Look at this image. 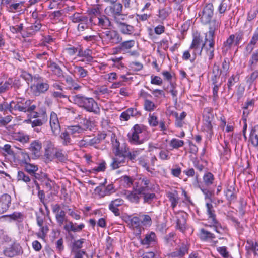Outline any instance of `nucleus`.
I'll return each mask as SVG.
<instances>
[{
    "label": "nucleus",
    "instance_id": "obj_32",
    "mask_svg": "<svg viewBox=\"0 0 258 258\" xmlns=\"http://www.w3.org/2000/svg\"><path fill=\"white\" fill-rule=\"evenodd\" d=\"M55 150L54 145L51 141L48 140L45 142V154L47 158L52 157Z\"/></svg>",
    "mask_w": 258,
    "mask_h": 258
},
{
    "label": "nucleus",
    "instance_id": "obj_49",
    "mask_svg": "<svg viewBox=\"0 0 258 258\" xmlns=\"http://www.w3.org/2000/svg\"><path fill=\"white\" fill-rule=\"evenodd\" d=\"M47 119V117L45 116V114L42 115V118H37L31 122V126L32 127L34 128L37 126H40L43 123L46 122Z\"/></svg>",
    "mask_w": 258,
    "mask_h": 258
},
{
    "label": "nucleus",
    "instance_id": "obj_63",
    "mask_svg": "<svg viewBox=\"0 0 258 258\" xmlns=\"http://www.w3.org/2000/svg\"><path fill=\"white\" fill-rule=\"evenodd\" d=\"M170 13V11L167 9H162L159 10V17L162 20L166 19Z\"/></svg>",
    "mask_w": 258,
    "mask_h": 258
},
{
    "label": "nucleus",
    "instance_id": "obj_41",
    "mask_svg": "<svg viewBox=\"0 0 258 258\" xmlns=\"http://www.w3.org/2000/svg\"><path fill=\"white\" fill-rule=\"evenodd\" d=\"M225 196L229 202H233L236 198L235 189L233 186L229 187L225 191Z\"/></svg>",
    "mask_w": 258,
    "mask_h": 258
},
{
    "label": "nucleus",
    "instance_id": "obj_26",
    "mask_svg": "<svg viewBox=\"0 0 258 258\" xmlns=\"http://www.w3.org/2000/svg\"><path fill=\"white\" fill-rule=\"evenodd\" d=\"M199 236L202 240L208 242L211 241L215 238L214 234L204 228L200 229Z\"/></svg>",
    "mask_w": 258,
    "mask_h": 258
},
{
    "label": "nucleus",
    "instance_id": "obj_7",
    "mask_svg": "<svg viewBox=\"0 0 258 258\" xmlns=\"http://www.w3.org/2000/svg\"><path fill=\"white\" fill-rule=\"evenodd\" d=\"M204 46V43H203L202 37L200 36V34L198 32L194 33L192 41L189 47V49L192 50V54L195 56L197 55H201Z\"/></svg>",
    "mask_w": 258,
    "mask_h": 258
},
{
    "label": "nucleus",
    "instance_id": "obj_35",
    "mask_svg": "<svg viewBox=\"0 0 258 258\" xmlns=\"http://www.w3.org/2000/svg\"><path fill=\"white\" fill-rule=\"evenodd\" d=\"M251 144L254 147L258 146V126H254L251 130L250 135Z\"/></svg>",
    "mask_w": 258,
    "mask_h": 258
},
{
    "label": "nucleus",
    "instance_id": "obj_47",
    "mask_svg": "<svg viewBox=\"0 0 258 258\" xmlns=\"http://www.w3.org/2000/svg\"><path fill=\"white\" fill-rule=\"evenodd\" d=\"M204 130L207 132L211 131L212 125L211 123V117L208 116H204Z\"/></svg>",
    "mask_w": 258,
    "mask_h": 258
},
{
    "label": "nucleus",
    "instance_id": "obj_6",
    "mask_svg": "<svg viewBox=\"0 0 258 258\" xmlns=\"http://www.w3.org/2000/svg\"><path fill=\"white\" fill-rule=\"evenodd\" d=\"M100 38L107 43L115 45L120 43L122 40V37L116 30H108L103 32Z\"/></svg>",
    "mask_w": 258,
    "mask_h": 258
},
{
    "label": "nucleus",
    "instance_id": "obj_15",
    "mask_svg": "<svg viewBox=\"0 0 258 258\" xmlns=\"http://www.w3.org/2000/svg\"><path fill=\"white\" fill-rule=\"evenodd\" d=\"M129 227L136 235H140L144 228L142 227L141 220L137 216H134L129 220Z\"/></svg>",
    "mask_w": 258,
    "mask_h": 258
},
{
    "label": "nucleus",
    "instance_id": "obj_8",
    "mask_svg": "<svg viewBox=\"0 0 258 258\" xmlns=\"http://www.w3.org/2000/svg\"><path fill=\"white\" fill-rule=\"evenodd\" d=\"M222 69H220L219 66L216 64H214L213 67L212 81L214 84L217 83V79L221 76L225 78L228 73L229 64L226 60H224L222 62Z\"/></svg>",
    "mask_w": 258,
    "mask_h": 258
},
{
    "label": "nucleus",
    "instance_id": "obj_40",
    "mask_svg": "<svg viewBox=\"0 0 258 258\" xmlns=\"http://www.w3.org/2000/svg\"><path fill=\"white\" fill-rule=\"evenodd\" d=\"M168 92L170 93L172 96L173 99L176 102L177 101V96L178 91L176 89V85L171 83L170 85L165 89Z\"/></svg>",
    "mask_w": 258,
    "mask_h": 258
},
{
    "label": "nucleus",
    "instance_id": "obj_2",
    "mask_svg": "<svg viewBox=\"0 0 258 258\" xmlns=\"http://www.w3.org/2000/svg\"><path fill=\"white\" fill-rule=\"evenodd\" d=\"M31 101L23 98H18L12 101L10 103V112L13 113L14 111L21 112H32L35 110L36 106L34 105H31Z\"/></svg>",
    "mask_w": 258,
    "mask_h": 258
},
{
    "label": "nucleus",
    "instance_id": "obj_61",
    "mask_svg": "<svg viewBox=\"0 0 258 258\" xmlns=\"http://www.w3.org/2000/svg\"><path fill=\"white\" fill-rule=\"evenodd\" d=\"M24 4V2L20 1L19 2H17L16 4L12 5V6H8V9L7 10L9 12L14 13L15 11L20 9L21 6Z\"/></svg>",
    "mask_w": 258,
    "mask_h": 258
},
{
    "label": "nucleus",
    "instance_id": "obj_28",
    "mask_svg": "<svg viewBox=\"0 0 258 258\" xmlns=\"http://www.w3.org/2000/svg\"><path fill=\"white\" fill-rule=\"evenodd\" d=\"M156 242V236L154 232H150L145 235L144 238L142 240L141 243L143 245L149 246L154 245Z\"/></svg>",
    "mask_w": 258,
    "mask_h": 258
},
{
    "label": "nucleus",
    "instance_id": "obj_31",
    "mask_svg": "<svg viewBox=\"0 0 258 258\" xmlns=\"http://www.w3.org/2000/svg\"><path fill=\"white\" fill-rule=\"evenodd\" d=\"M210 23L209 25V30L208 34H206L208 36V38H213L214 39L215 37V31L217 30L220 25V23L217 20H213Z\"/></svg>",
    "mask_w": 258,
    "mask_h": 258
},
{
    "label": "nucleus",
    "instance_id": "obj_39",
    "mask_svg": "<svg viewBox=\"0 0 258 258\" xmlns=\"http://www.w3.org/2000/svg\"><path fill=\"white\" fill-rule=\"evenodd\" d=\"M230 0H222L218 7L217 10L220 14H224L228 8H230Z\"/></svg>",
    "mask_w": 258,
    "mask_h": 258
},
{
    "label": "nucleus",
    "instance_id": "obj_9",
    "mask_svg": "<svg viewBox=\"0 0 258 258\" xmlns=\"http://www.w3.org/2000/svg\"><path fill=\"white\" fill-rule=\"evenodd\" d=\"M22 252L21 246L17 243L12 242L5 246L4 250V254L9 257H13Z\"/></svg>",
    "mask_w": 258,
    "mask_h": 258
},
{
    "label": "nucleus",
    "instance_id": "obj_45",
    "mask_svg": "<svg viewBox=\"0 0 258 258\" xmlns=\"http://www.w3.org/2000/svg\"><path fill=\"white\" fill-rule=\"evenodd\" d=\"M72 20L74 23L80 22H88V19L87 17L81 15L80 13H76L71 16Z\"/></svg>",
    "mask_w": 258,
    "mask_h": 258
},
{
    "label": "nucleus",
    "instance_id": "obj_57",
    "mask_svg": "<svg viewBox=\"0 0 258 258\" xmlns=\"http://www.w3.org/2000/svg\"><path fill=\"white\" fill-rule=\"evenodd\" d=\"M69 133L67 131L63 132L60 135V138L62 140V143L64 145H68L71 144V139L69 136Z\"/></svg>",
    "mask_w": 258,
    "mask_h": 258
},
{
    "label": "nucleus",
    "instance_id": "obj_17",
    "mask_svg": "<svg viewBox=\"0 0 258 258\" xmlns=\"http://www.w3.org/2000/svg\"><path fill=\"white\" fill-rule=\"evenodd\" d=\"M113 5L108 6L105 9V11L107 13H110L113 15L114 17V21H115V17H124L122 14H121L122 10V5L120 3L113 4Z\"/></svg>",
    "mask_w": 258,
    "mask_h": 258
},
{
    "label": "nucleus",
    "instance_id": "obj_56",
    "mask_svg": "<svg viewBox=\"0 0 258 258\" xmlns=\"http://www.w3.org/2000/svg\"><path fill=\"white\" fill-rule=\"evenodd\" d=\"M148 122L151 126L155 127L158 124V117L155 115V113H150L149 114Z\"/></svg>",
    "mask_w": 258,
    "mask_h": 258
},
{
    "label": "nucleus",
    "instance_id": "obj_5",
    "mask_svg": "<svg viewBox=\"0 0 258 258\" xmlns=\"http://www.w3.org/2000/svg\"><path fill=\"white\" fill-rule=\"evenodd\" d=\"M206 214L208 215V221L210 223L208 226L210 227H213L214 230L217 232L220 233L219 228H221V225L216 219V216L215 214V211L214 209V207L211 203L207 202L206 204Z\"/></svg>",
    "mask_w": 258,
    "mask_h": 258
},
{
    "label": "nucleus",
    "instance_id": "obj_33",
    "mask_svg": "<svg viewBox=\"0 0 258 258\" xmlns=\"http://www.w3.org/2000/svg\"><path fill=\"white\" fill-rule=\"evenodd\" d=\"M167 197L171 203V206L174 209L177 205L179 198L178 193L174 190L167 193Z\"/></svg>",
    "mask_w": 258,
    "mask_h": 258
},
{
    "label": "nucleus",
    "instance_id": "obj_23",
    "mask_svg": "<svg viewBox=\"0 0 258 258\" xmlns=\"http://www.w3.org/2000/svg\"><path fill=\"white\" fill-rule=\"evenodd\" d=\"M73 67L70 73L74 76L77 75L79 78H83L86 77L88 74V71L81 66L73 64Z\"/></svg>",
    "mask_w": 258,
    "mask_h": 258
},
{
    "label": "nucleus",
    "instance_id": "obj_19",
    "mask_svg": "<svg viewBox=\"0 0 258 258\" xmlns=\"http://www.w3.org/2000/svg\"><path fill=\"white\" fill-rule=\"evenodd\" d=\"M127 159L120 153L116 154L115 156L112 159L111 166L113 169L119 168L127 163Z\"/></svg>",
    "mask_w": 258,
    "mask_h": 258
},
{
    "label": "nucleus",
    "instance_id": "obj_16",
    "mask_svg": "<svg viewBox=\"0 0 258 258\" xmlns=\"http://www.w3.org/2000/svg\"><path fill=\"white\" fill-rule=\"evenodd\" d=\"M49 124L53 134L55 136L59 134L60 125L57 114L53 112L50 114Z\"/></svg>",
    "mask_w": 258,
    "mask_h": 258
},
{
    "label": "nucleus",
    "instance_id": "obj_25",
    "mask_svg": "<svg viewBox=\"0 0 258 258\" xmlns=\"http://www.w3.org/2000/svg\"><path fill=\"white\" fill-rule=\"evenodd\" d=\"M123 200L121 199H116L110 203L109 209L110 210L115 216H118L120 214L118 207L123 204Z\"/></svg>",
    "mask_w": 258,
    "mask_h": 258
},
{
    "label": "nucleus",
    "instance_id": "obj_22",
    "mask_svg": "<svg viewBox=\"0 0 258 258\" xmlns=\"http://www.w3.org/2000/svg\"><path fill=\"white\" fill-rule=\"evenodd\" d=\"M111 24L109 18L106 16L102 15L98 17V21L95 25L104 29H108L111 26Z\"/></svg>",
    "mask_w": 258,
    "mask_h": 258
},
{
    "label": "nucleus",
    "instance_id": "obj_64",
    "mask_svg": "<svg viewBox=\"0 0 258 258\" xmlns=\"http://www.w3.org/2000/svg\"><path fill=\"white\" fill-rule=\"evenodd\" d=\"M65 52L70 56H73L77 52L78 53L79 47H75L74 46L67 47L64 49Z\"/></svg>",
    "mask_w": 258,
    "mask_h": 258
},
{
    "label": "nucleus",
    "instance_id": "obj_60",
    "mask_svg": "<svg viewBox=\"0 0 258 258\" xmlns=\"http://www.w3.org/2000/svg\"><path fill=\"white\" fill-rule=\"evenodd\" d=\"M17 179L19 181H23L26 183L30 181V177L27 175H26L24 172L21 171L18 172Z\"/></svg>",
    "mask_w": 258,
    "mask_h": 258
},
{
    "label": "nucleus",
    "instance_id": "obj_24",
    "mask_svg": "<svg viewBox=\"0 0 258 258\" xmlns=\"http://www.w3.org/2000/svg\"><path fill=\"white\" fill-rule=\"evenodd\" d=\"M87 128V127H82L80 125L69 126L67 128V131L73 137L79 136L80 134H82Z\"/></svg>",
    "mask_w": 258,
    "mask_h": 258
},
{
    "label": "nucleus",
    "instance_id": "obj_62",
    "mask_svg": "<svg viewBox=\"0 0 258 258\" xmlns=\"http://www.w3.org/2000/svg\"><path fill=\"white\" fill-rule=\"evenodd\" d=\"M163 80L160 77L154 75L151 76V83L152 84L161 86Z\"/></svg>",
    "mask_w": 258,
    "mask_h": 258
},
{
    "label": "nucleus",
    "instance_id": "obj_30",
    "mask_svg": "<svg viewBox=\"0 0 258 258\" xmlns=\"http://www.w3.org/2000/svg\"><path fill=\"white\" fill-rule=\"evenodd\" d=\"M187 246L185 244H183L179 249L171 253L169 255V258H182L187 252Z\"/></svg>",
    "mask_w": 258,
    "mask_h": 258
},
{
    "label": "nucleus",
    "instance_id": "obj_34",
    "mask_svg": "<svg viewBox=\"0 0 258 258\" xmlns=\"http://www.w3.org/2000/svg\"><path fill=\"white\" fill-rule=\"evenodd\" d=\"M135 44V41L134 40H127L120 43L118 48L121 51L127 52L133 48Z\"/></svg>",
    "mask_w": 258,
    "mask_h": 258
},
{
    "label": "nucleus",
    "instance_id": "obj_48",
    "mask_svg": "<svg viewBox=\"0 0 258 258\" xmlns=\"http://www.w3.org/2000/svg\"><path fill=\"white\" fill-rule=\"evenodd\" d=\"M186 220L183 215L178 217L177 220V228L181 232L185 230Z\"/></svg>",
    "mask_w": 258,
    "mask_h": 258
},
{
    "label": "nucleus",
    "instance_id": "obj_50",
    "mask_svg": "<svg viewBox=\"0 0 258 258\" xmlns=\"http://www.w3.org/2000/svg\"><path fill=\"white\" fill-rule=\"evenodd\" d=\"M142 226L149 227L152 224L151 218L148 215H142L140 216Z\"/></svg>",
    "mask_w": 258,
    "mask_h": 258
},
{
    "label": "nucleus",
    "instance_id": "obj_44",
    "mask_svg": "<svg viewBox=\"0 0 258 258\" xmlns=\"http://www.w3.org/2000/svg\"><path fill=\"white\" fill-rule=\"evenodd\" d=\"M55 218L57 223L59 225L61 226L63 224L64 222L66 223V221H69L66 218L65 212L63 210L59 212L58 213L55 214Z\"/></svg>",
    "mask_w": 258,
    "mask_h": 258
},
{
    "label": "nucleus",
    "instance_id": "obj_13",
    "mask_svg": "<svg viewBox=\"0 0 258 258\" xmlns=\"http://www.w3.org/2000/svg\"><path fill=\"white\" fill-rule=\"evenodd\" d=\"M143 192V187H139L138 185H136L132 191H126L125 195L126 199L130 202L138 203Z\"/></svg>",
    "mask_w": 258,
    "mask_h": 258
},
{
    "label": "nucleus",
    "instance_id": "obj_58",
    "mask_svg": "<svg viewBox=\"0 0 258 258\" xmlns=\"http://www.w3.org/2000/svg\"><path fill=\"white\" fill-rule=\"evenodd\" d=\"M152 95L154 96L156 99H158L161 98L162 97H165V94L163 90L160 89H153L151 90L149 89Z\"/></svg>",
    "mask_w": 258,
    "mask_h": 258
},
{
    "label": "nucleus",
    "instance_id": "obj_18",
    "mask_svg": "<svg viewBox=\"0 0 258 258\" xmlns=\"http://www.w3.org/2000/svg\"><path fill=\"white\" fill-rule=\"evenodd\" d=\"M92 54V51L91 49L87 48L83 50L81 46H79V51L77 53V56L82 58L80 61L85 62L87 63L91 62L93 59Z\"/></svg>",
    "mask_w": 258,
    "mask_h": 258
},
{
    "label": "nucleus",
    "instance_id": "obj_11",
    "mask_svg": "<svg viewBox=\"0 0 258 258\" xmlns=\"http://www.w3.org/2000/svg\"><path fill=\"white\" fill-rule=\"evenodd\" d=\"M115 23L121 33L125 35H133L135 31L133 26L122 22L119 17H115Z\"/></svg>",
    "mask_w": 258,
    "mask_h": 258
},
{
    "label": "nucleus",
    "instance_id": "obj_27",
    "mask_svg": "<svg viewBox=\"0 0 258 258\" xmlns=\"http://www.w3.org/2000/svg\"><path fill=\"white\" fill-rule=\"evenodd\" d=\"M41 148V142L39 140H34L31 143L29 149L33 155L38 156L40 155Z\"/></svg>",
    "mask_w": 258,
    "mask_h": 258
},
{
    "label": "nucleus",
    "instance_id": "obj_36",
    "mask_svg": "<svg viewBox=\"0 0 258 258\" xmlns=\"http://www.w3.org/2000/svg\"><path fill=\"white\" fill-rule=\"evenodd\" d=\"M184 145V141L177 138H172L169 141V145L172 149H178Z\"/></svg>",
    "mask_w": 258,
    "mask_h": 258
},
{
    "label": "nucleus",
    "instance_id": "obj_38",
    "mask_svg": "<svg viewBox=\"0 0 258 258\" xmlns=\"http://www.w3.org/2000/svg\"><path fill=\"white\" fill-rule=\"evenodd\" d=\"M41 28V24L38 21H36L35 23L31 24L30 26L27 27L26 28L27 32L29 34H33V33L37 32L40 30Z\"/></svg>",
    "mask_w": 258,
    "mask_h": 258
},
{
    "label": "nucleus",
    "instance_id": "obj_43",
    "mask_svg": "<svg viewBox=\"0 0 258 258\" xmlns=\"http://www.w3.org/2000/svg\"><path fill=\"white\" fill-rule=\"evenodd\" d=\"M53 156L61 162H64L68 160L67 154L61 149H56Z\"/></svg>",
    "mask_w": 258,
    "mask_h": 258
},
{
    "label": "nucleus",
    "instance_id": "obj_21",
    "mask_svg": "<svg viewBox=\"0 0 258 258\" xmlns=\"http://www.w3.org/2000/svg\"><path fill=\"white\" fill-rule=\"evenodd\" d=\"M11 197L8 194H3L0 197V214L6 212L11 205Z\"/></svg>",
    "mask_w": 258,
    "mask_h": 258
},
{
    "label": "nucleus",
    "instance_id": "obj_51",
    "mask_svg": "<svg viewBox=\"0 0 258 258\" xmlns=\"http://www.w3.org/2000/svg\"><path fill=\"white\" fill-rule=\"evenodd\" d=\"M157 106L154 102L150 100H145L144 103V108L147 111H153Z\"/></svg>",
    "mask_w": 258,
    "mask_h": 258
},
{
    "label": "nucleus",
    "instance_id": "obj_12",
    "mask_svg": "<svg viewBox=\"0 0 258 258\" xmlns=\"http://www.w3.org/2000/svg\"><path fill=\"white\" fill-rule=\"evenodd\" d=\"M105 138V134L99 135V137H95L90 138L89 136H85L82 140L78 141V145L80 147H87L98 144L101 140Z\"/></svg>",
    "mask_w": 258,
    "mask_h": 258
},
{
    "label": "nucleus",
    "instance_id": "obj_1",
    "mask_svg": "<svg viewBox=\"0 0 258 258\" xmlns=\"http://www.w3.org/2000/svg\"><path fill=\"white\" fill-rule=\"evenodd\" d=\"M71 101L89 112L99 114L100 112L98 103L92 97H87L82 94L72 96Z\"/></svg>",
    "mask_w": 258,
    "mask_h": 258
},
{
    "label": "nucleus",
    "instance_id": "obj_55",
    "mask_svg": "<svg viewBox=\"0 0 258 258\" xmlns=\"http://www.w3.org/2000/svg\"><path fill=\"white\" fill-rule=\"evenodd\" d=\"M171 154L168 150H161L159 153V158L161 160H168L170 159Z\"/></svg>",
    "mask_w": 258,
    "mask_h": 258
},
{
    "label": "nucleus",
    "instance_id": "obj_59",
    "mask_svg": "<svg viewBox=\"0 0 258 258\" xmlns=\"http://www.w3.org/2000/svg\"><path fill=\"white\" fill-rule=\"evenodd\" d=\"M88 15L99 16L101 15L100 8L99 6H95L88 10Z\"/></svg>",
    "mask_w": 258,
    "mask_h": 258
},
{
    "label": "nucleus",
    "instance_id": "obj_3",
    "mask_svg": "<svg viewBox=\"0 0 258 258\" xmlns=\"http://www.w3.org/2000/svg\"><path fill=\"white\" fill-rule=\"evenodd\" d=\"M49 84L42 78L36 76L33 77L31 90L34 95L39 96L41 94L44 93L49 89Z\"/></svg>",
    "mask_w": 258,
    "mask_h": 258
},
{
    "label": "nucleus",
    "instance_id": "obj_53",
    "mask_svg": "<svg viewBox=\"0 0 258 258\" xmlns=\"http://www.w3.org/2000/svg\"><path fill=\"white\" fill-rule=\"evenodd\" d=\"M214 179V176L210 172H208L205 174L203 176L204 182L205 184L207 186H209L212 184Z\"/></svg>",
    "mask_w": 258,
    "mask_h": 258
},
{
    "label": "nucleus",
    "instance_id": "obj_54",
    "mask_svg": "<svg viewBox=\"0 0 258 258\" xmlns=\"http://www.w3.org/2000/svg\"><path fill=\"white\" fill-rule=\"evenodd\" d=\"M85 241V240L83 238L75 241L73 243L72 251L81 250L80 249L82 247Z\"/></svg>",
    "mask_w": 258,
    "mask_h": 258
},
{
    "label": "nucleus",
    "instance_id": "obj_20",
    "mask_svg": "<svg viewBox=\"0 0 258 258\" xmlns=\"http://www.w3.org/2000/svg\"><path fill=\"white\" fill-rule=\"evenodd\" d=\"M85 227L83 223L78 225L77 223H73L72 221H66L63 228L68 232H79L81 231Z\"/></svg>",
    "mask_w": 258,
    "mask_h": 258
},
{
    "label": "nucleus",
    "instance_id": "obj_4",
    "mask_svg": "<svg viewBox=\"0 0 258 258\" xmlns=\"http://www.w3.org/2000/svg\"><path fill=\"white\" fill-rule=\"evenodd\" d=\"M145 131L139 125H135L128 133L130 142L135 145H139L144 141Z\"/></svg>",
    "mask_w": 258,
    "mask_h": 258
},
{
    "label": "nucleus",
    "instance_id": "obj_52",
    "mask_svg": "<svg viewBox=\"0 0 258 258\" xmlns=\"http://www.w3.org/2000/svg\"><path fill=\"white\" fill-rule=\"evenodd\" d=\"M24 167L26 171L29 174L33 175L38 170V168L37 165L33 164H30L29 162L25 165Z\"/></svg>",
    "mask_w": 258,
    "mask_h": 258
},
{
    "label": "nucleus",
    "instance_id": "obj_14",
    "mask_svg": "<svg viewBox=\"0 0 258 258\" xmlns=\"http://www.w3.org/2000/svg\"><path fill=\"white\" fill-rule=\"evenodd\" d=\"M214 39L208 38V36L205 35V41L203 49L205 51L206 55L210 60L214 57Z\"/></svg>",
    "mask_w": 258,
    "mask_h": 258
},
{
    "label": "nucleus",
    "instance_id": "obj_42",
    "mask_svg": "<svg viewBox=\"0 0 258 258\" xmlns=\"http://www.w3.org/2000/svg\"><path fill=\"white\" fill-rule=\"evenodd\" d=\"M247 250H252L254 255L258 254V244L257 243H254L251 240H248L247 241L246 245L245 246Z\"/></svg>",
    "mask_w": 258,
    "mask_h": 258
},
{
    "label": "nucleus",
    "instance_id": "obj_10",
    "mask_svg": "<svg viewBox=\"0 0 258 258\" xmlns=\"http://www.w3.org/2000/svg\"><path fill=\"white\" fill-rule=\"evenodd\" d=\"M214 7L212 3L206 4L204 7L201 13L199 14L201 22L203 24L209 23L213 16Z\"/></svg>",
    "mask_w": 258,
    "mask_h": 258
},
{
    "label": "nucleus",
    "instance_id": "obj_29",
    "mask_svg": "<svg viewBox=\"0 0 258 258\" xmlns=\"http://www.w3.org/2000/svg\"><path fill=\"white\" fill-rule=\"evenodd\" d=\"M258 63V49L255 50L250 56L248 62V70L252 71L256 68Z\"/></svg>",
    "mask_w": 258,
    "mask_h": 258
},
{
    "label": "nucleus",
    "instance_id": "obj_46",
    "mask_svg": "<svg viewBox=\"0 0 258 258\" xmlns=\"http://www.w3.org/2000/svg\"><path fill=\"white\" fill-rule=\"evenodd\" d=\"M150 183V181L147 178H140L136 185H138L139 187H143L144 188V191H145L146 189H148Z\"/></svg>",
    "mask_w": 258,
    "mask_h": 258
},
{
    "label": "nucleus",
    "instance_id": "obj_37",
    "mask_svg": "<svg viewBox=\"0 0 258 258\" xmlns=\"http://www.w3.org/2000/svg\"><path fill=\"white\" fill-rule=\"evenodd\" d=\"M252 71V72L245 78L246 83L249 85V87L252 86L254 82L258 78V70L254 69Z\"/></svg>",
    "mask_w": 258,
    "mask_h": 258
}]
</instances>
